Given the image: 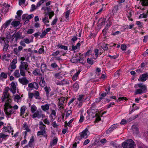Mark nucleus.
<instances>
[{
  "label": "nucleus",
  "instance_id": "nucleus-1",
  "mask_svg": "<svg viewBox=\"0 0 148 148\" xmlns=\"http://www.w3.org/2000/svg\"><path fill=\"white\" fill-rule=\"evenodd\" d=\"M11 100L9 99L8 101L5 102L4 105V112L8 118L10 117L11 115L15 112V110L13 109V107L11 105Z\"/></svg>",
  "mask_w": 148,
  "mask_h": 148
},
{
  "label": "nucleus",
  "instance_id": "nucleus-2",
  "mask_svg": "<svg viewBox=\"0 0 148 148\" xmlns=\"http://www.w3.org/2000/svg\"><path fill=\"white\" fill-rule=\"evenodd\" d=\"M134 87L137 89L135 91L136 95L141 94L147 92V86L142 83H140L135 85Z\"/></svg>",
  "mask_w": 148,
  "mask_h": 148
},
{
  "label": "nucleus",
  "instance_id": "nucleus-3",
  "mask_svg": "<svg viewBox=\"0 0 148 148\" xmlns=\"http://www.w3.org/2000/svg\"><path fill=\"white\" fill-rule=\"evenodd\" d=\"M122 145L124 148H134L136 146L134 142L131 139L125 140Z\"/></svg>",
  "mask_w": 148,
  "mask_h": 148
},
{
  "label": "nucleus",
  "instance_id": "nucleus-4",
  "mask_svg": "<svg viewBox=\"0 0 148 148\" xmlns=\"http://www.w3.org/2000/svg\"><path fill=\"white\" fill-rule=\"evenodd\" d=\"M36 106L34 105H32L31 107V110L32 112L33 113L32 116L33 118L37 117L38 118H40L41 116V115L40 114V112L39 111L37 110Z\"/></svg>",
  "mask_w": 148,
  "mask_h": 148
},
{
  "label": "nucleus",
  "instance_id": "nucleus-5",
  "mask_svg": "<svg viewBox=\"0 0 148 148\" xmlns=\"http://www.w3.org/2000/svg\"><path fill=\"white\" fill-rule=\"evenodd\" d=\"M9 90L8 89L5 88L4 90V91L3 92V95L1 98V101L3 102L6 100L5 102L8 101L9 99L11 100L10 98V95L9 93L8 92Z\"/></svg>",
  "mask_w": 148,
  "mask_h": 148
},
{
  "label": "nucleus",
  "instance_id": "nucleus-6",
  "mask_svg": "<svg viewBox=\"0 0 148 148\" xmlns=\"http://www.w3.org/2000/svg\"><path fill=\"white\" fill-rule=\"evenodd\" d=\"M10 85L11 87L10 90L13 94H15L17 89L16 86L18 85L17 83L16 82H13L11 83Z\"/></svg>",
  "mask_w": 148,
  "mask_h": 148
},
{
  "label": "nucleus",
  "instance_id": "nucleus-7",
  "mask_svg": "<svg viewBox=\"0 0 148 148\" xmlns=\"http://www.w3.org/2000/svg\"><path fill=\"white\" fill-rule=\"evenodd\" d=\"M98 110L97 109H91L89 110H87V112L89 116H91L92 117H94L97 115V112Z\"/></svg>",
  "mask_w": 148,
  "mask_h": 148
},
{
  "label": "nucleus",
  "instance_id": "nucleus-8",
  "mask_svg": "<svg viewBox=\"0 0 148 148\" xmlns=\"http://www.w3.org/2000/svg\"><path fill=\"white\" fill-rule=\"evenodd\" d=\"M34 17V15L32 14L28 15L27 14H23L22 16V19L23 20L25 21V23H27L29 19H31Z\"/></svg>",
  "mask_w": 148,
  "mask_h": 148
},
{
  "label": "nucleus",
  "instance_id": "nucleus-9",
  "mask_svg": "<svg viewBox=\"0 0 148 148\" xmlns=\"http://www.w3.org/2000/svg\"><path fill=\"white\" fill-rule=\"evenodd\" d=\"M28 87L31 89L37 90L38 88V85L36 82H34L28 84Z\"/></svg>",
  "mask_w": 148,
  "mask_h": 148
},
{
  "label": "nucleus",
  "instance_id": "nucleus-10",
  "mask_svg": "<svg viewBox=\"0 0 148 148\" xmlns=\"http://www.w3.org/2000/svg\"><path fill=\"white\" fill-rule=\"evenodd\" d=\"M148 78V73H146L141 75L138 79V81L141 82H145Z\"/></svg>",
  "mask_w": 148,
  "mask_h": 148
},
{
  "label": "nucleus",
  "instance_id": "nucleus-11",
  "mask_svg": "<svg viewBox=\"0 0 148 148\" xmlns=\"http://www.w3.org/2000/svg\"><path fill=\"white\" fill-rule=\"evenodd\" d=\"M28 63L27 62L22 61L21 62L19 69H24L26 71H28Z\"/></svg>",
  "mask_w": 148,
  "mask_h": 148
},
{
  "label": "nucleus",
  "instance_id": "nucleus-12",
  "mask_svg": "<svg viewBox=\"0 0 148 148\" xmlns=\"http://www.w3.org/2000/svg\"><path fill=\"white\" fill-rule=\"evenodd\" d=\"M19 82L23 85H26L29 82L28 80L25 77H23L18 79Z\"/></svg>",
  "mask_w": 148,
  "mask_h": 148
},
{
  "label": "nucleus",
  "instance_id": "nucleus-13",
  "mask_svg": "<svg viewBox=\"0 0 148 148\" xmlns=\"http://www.w3.org/2000/svg\"><path fill=\"white\" fill-rule=\"evenodd\" d=\"M3 131L5 132H8L9 133L12 132V134H13L12 132H13L12 128L10 126H8L7 127L4 126L2 129Z\"/></svg>",
  "mask_w": 148,
  "mask_h": 148
},
{
  "label": "nucleus",
  "instance_id": "nucleus-14",
  "mask_svg": "<svg viewBox=\"0 0 148 148\" xmlns=\"http://www.w3.org/2000/svg\"><path fill=\"white\" fill-rule=\"evenodd\" d=\"M118 125L117 124H113L106 131V133L109 134L114 129H115L117 127Z\"/></svg>",
  "mask_w": 148,
  "mask_h": 148
},
{
  "label": "nucleus",
  "instance_id": "nucleus-15",
  "mask_svg": "<svg viewBox=\"0 0 148 148\" xmlns=\"http://www.w3.org/2000/svg\"><path fill=\"white\" fill-rule=\"evenodd\" d=\"M37 135L38 136H39L40 135H42L44 137L47 138V136L46 134V131H43L42 130L39 131L37 133Z\"/></svg>",
  "mask_w": 148,
  "mask_h": 148
},
{
  "label": "nucleus",
  "instance_id": "nucleus-16",
  "mask_svg": "<svg viewBox=\"0 0 148 148\" xmlns=\"http://www.w3.org/2000/svg\"><path fill=\"white\" fill-rule=\"evenodd\" d=\"M50 104H47L41 106V108L44 111H47L49 109Z\"/></svg>",
  "mask_w": 148,
  "mask_h": 148
},
{
  "label": "nucleus",
  "instance_id": "nucleus-17",
  "mask_svg": "<svg viewBox=\"0 0 148 148\" xmlns=\"http://www.w3.org/2000/svg\"><path fill=\"white\" fill-rule=\"evenodd\" d=\"M8 135H5L2 133H0V141L2 142L3 140L6 139L7 137H8Z\"/></svg>",
  "mask_w": 148,
  "mask_h": 148
},
{
  "label": "nucleus",
  "instance_id": "nucleus-18",
  "mask_svg": "<svg viewBox=\"0 0 148 148\" xmlns=\"http://www.w3.org/2000/svg\"><path fill=\"white\" fill-rule=\"evenodd\" d=\"M121 4H118L117 5L114 6L113 8L112 12L114 13H116L119 10V7L121 6Z\"/></svg>",
  "mask_w": 148,
  "mask_h": 148
},
{
  "label": "nucleus",
  "instance_id": "nucleus-19",
  "mask_svg": "<svg viewBox=\"0 0 148 148\" xmlns=\"http://www.w3.org/2000/svg\"><path fill=\"white\" fill-rule=\"evenodd\" d=\"M11 55L10 54H7V55L6 54H4L3 56V59L5 60L9 61L11 58Z\"/></svg>",
  "mask_w": 148,
  "mask_h": 148
},
{
  "label": "nucleus",
  "instance_id": "nucleus-20",
  "mask_svg": "<svg viewBox=\"0 0 148 148\" xmlns=\"http://www.w3.org/2000/svg\"><path fill=\"white\" fill-rule=\"evenodd\" d=\"M26 109V107L24 106H23L21 108L20 113V116H21L25 114Z\"/></svg>",
  "mask_w": 148,
  "mask_h": 148
},
{
  "label": "nucleus",
  "instance_id": "nucleus-21",
  "mask_svg": "<svg viewBox=\"0 0 148 148\" xmlns=\"http://www.w3.org/2000/svg\"><path fill=\"white\" fill-rule=\"evenodd\" d=\"M90 133L87 128H86L84 130V138H87L89 135Z\"/></svg>",
  "mask_w": 148,
  "mask_h": 148
},
{
  "label": "nucleus",
  "instance_id": "nucleus-22",
  "mask_svg": "<svg viewBox=\"0 0 148 148\" xmlns=\"http://www.w3.org/2000/svg\"><path fill=\"white\" fill-rule=\"evenodd\" d=\"M107 94V93H106V92H103V93H102L101 94L100 97H99L98 98V99H99V100L98 101L97 100L98 99H97L96 101V102H98L99 101L101 100H102L103 98Z\"/></svg>",
  "mask_w": 148,
  "mask_h": 148
},
{
  "label": "nucleus",
  "instance_id": "nucleus-23",
  "mask_svg": "<svg viewBox=\"0 0 148 148\" xmlns=\"http://www.w3.org/2000/svg\"><path fill=\"white\" fill-rule=\"evenodd\" d=\"M7 73L2 72L0 74V79H5L7 78Z\"/></svg>",
  "mask_w": 148,
  "mask_h": 148
},
{
  "label": "nucleus",
  "instance_id": "nucleus-24",
  "mask_svg": "<svg viewBox=\"0 0 148 148\" xmlns=\"http://www.w3.org/2000/svg\"><path fill=\"white\" fill-rule=\"evenodd\" d=\"M140 2L143 6H148V0H140Z\"/></svg>",
  "mask_w": 148,
  "mask_h": 148
},
{
  "label": "nucleus",
  "instance_id": "nucleus-25",
  "mask_svg": "<svg viewBox=\"0 0 148 148\" xmlns=\"http://www.w3.org/2000/svg\"><path fill=\"white\" fill-rule=\"evenodd\" d=\"M14 76L16 78H18L20 77L21 75L20 72H19V70H16L14 72Z\"/></svg>",
  "mask_w": 148,
  "mask_h": 148
},
{
  "label": "nucleus",
  "instance_id": "nucleus-26",
  "mask_svg": "<svg viewBox=\"0 0 148 148\" xmlns=\"http://www.w3.org/2000/svg\"><path fill=\"white\" fill-rule=\"evenodd\" d=\"M23 129L27 132H30V130L28 127L27 124L25 123L23 124Z\"/></svg>",
  "mask_w": 148,
  "mask_h": 148
},
{
  "label": "nucleus",
  "instance_id": "nucleus-27",
  "mask_svg": "<svg viewBox=\"0 0 148 148\" xmlns=\"http://www.w3.org/2000/svg\"><path fill=\"white\" fill-rule=\"evenodd\" d=\"M45 90L46 92L47 96L49 97V92L51 90V89L49 87H48L47 86H45Z\"/></svg>",
  "mask_w": 148,
  "mask_h": 148
},
{
  "label": "nucleus",
  "instance_id": "nucleus-28",
  "mask_svg": "<svg viewBox=\"0 0 148 148\" xmlns=\"http://www.w3.org/2000/svg\"><path fill=\"white\" fill-rule=\"evenodd\" d=\"M132 12L130 10H129L127 11V17L129 18V19L131 21L132 20V19L131 18V17L132 16Z\"/></svg>",
  "mask_w": 148,
  "mask_h": 148
},
{
  "label": "nucleus",
  "instance_id": "nucleus-29",
  "mask_svg": "<svg viewBox=\"0 0 148 148\" xmlns=\"http://www.w3.org/2000/svg\"><path fill=\"white\" fill-rule=\"evenodd\" d=\"M83 137V131H82L81 133L79 134V135L76 138V140L77 141V140H80L82 139Z\"/></svg>",
  "mask_w": 148,
  "mask_h": 148
},
{
  "label": "nucleus",
  "instance_id": "nucleus-30",
  "mask_svg": "<svg viewBox=\"0 0 148 148\" xmlns=\"http://www.w3.org/2000/svg\"><path fill=\"white\" fill-rule=\"evenodd\" d=\"M19 24V21H13L11 23V25L14 27H16Z\"/></svg>",
  "mask_w": 148,
  "mask_h": 148
},
{
  "label": "nucleus",
  "instance_id": "nucleus-31",
  "mask_svg": "<svg viewBox=\"0 0 148 148\" xmlns=\"http://www.w3.org/2000/svg\"><path fill=\"white\" fill-rule=\"evenodd\" d=\"M58 142V138H55L51 142L50 145L51 146H53L54 145H56Z\"/></svg>",
  "mask_w": 148,
  "mask_h": 148
},
{
  "label": "nucleus",
  "instance_id": "nucleus-32",
  "mask_svg": "<svg viewBox=\"0 0 148 148\" xmlns=\"http://www.w3.org/2000/svg\"><path fill=\"white\" fill-rule=\"evenodd\" d=\"M5 38L2 37L0 38V43L2 45H4V44L7 43V41H5Z\"/></svg>",
  "mask_w": 148,
  "mask_h": 148
},
{
  "label": "nucleus",
  "instance_id": "nucleus-33",
  "mask_svg": "<svg viewBox=\"0 0 148 148\" xmlns=\"http://www.w3.org/2000/svg\"><path fill=\"white\" fill-rule=\"evenodd\" d=\"M45 83L43 78L42 77L40 82V85L42 87H44L45 85Z\"/></svg>",
  "mask_w": 148,
  "mask_h": 148
},
{
  "label": "nucleus",
  "instance_id": "nucleus-34",
  "mask_svg": "<svg viewBox=\"0 0 148 148\" xmlns=\"http://www.w3.org/2000/svg\"><path fill=\"white\" fill-rule=\"evenodd\" d=\"M42 21L45 24H46L49 22V21L48 17H44L42 18Z\"/></svg>",
  "mask_w": 148,
  "mask_h": 148
},
{
  "label": "nucleus",
  "instance_id": "nucleus-35",
  "mask_svg": "<svg viewBox=\"0 0 148 148\" xmlns=\"http://www.w3.org/2000/svg\"><path fill=\"white\" fill-rule=\"evenodd\" d=\"M20 70V74L23 77L25 76V70L21 69H19Z\"/></svg>",
  "mask_w": 148,
  "mask_h": 148
},
{
  "label": "nucleus",
  "instance_id": "nucleus-36",
  "mask_svg": "<svg viewBox=\"0 0 148 148\" xmlns=\"http://www.w3.org/2000/svg\"><path fill=\"white\" fill-rule=\"evenodd\" d=\"M65 100V98L62 97L59 99L58 104L60 105H63Z\"/></svg>",
  "mask_w": 148,
  "mask_h": 148
},
{
  "label": "nucleus",
  "instance_id": "nucleus-37",
  "mask_svg": "<svg viewBox=\"0 0 148 148\" xmlns=\"http://www.w3.org/2000/svg\"><path fill=\"white\" fill-rule=\"evenodd\" d=\"M80 72V71H78L73 76L72 79L73 81H75L77 79V77Z\"/></svg>",
  "mask_w": 148,
  "mask_h": 148
},
{
  "label": "nucleus",
  "instance_id": "nucleus-38",
  "mask_svg": "<svg viewBox=\"0 0 148 148\" xmlns=\"http://www.w3.org/2000/svg\"><path fill=\"white\" fill-rule=\"evenodd\" d=\"M79 88V85L77 83H75L73 85V90L75 91H77Z\"/></svg>",
  "mask_w": 148,
  "mask_h": 148
},
{
  "label": "nucleus",
  "instance_id": "nucleus-39",
  "mask_svg": "<svg viewBox=\"0 0 148 148\" xmlns=\"http://www.w3.org/2000/svg\"><path fill=\"white\" fill-rule=\"evenodd\" d=\"M14 37L17 40L18 39H20L21 38V35L20 32H17L15 34Z\"/></svg>",
  "mask_w": 148,
  "mask_h": 148
},
{
  "label": "nucleus",
  "instance_id": "nucleus-40",
  "mask_svg": "<svg viewBox=\"0 0 148 148\" xmlns=\"http://www.w3.org/2000/svg\"><path fill=\"white\" fill-rule=\"evenodd\" d=\"M34 95V96L36 99H40V97L39 96V93L38 91H35Z\"/></svg>",
  "mask_w": 148,
  "mask_h": 148
},
{
  "label": "nucleus",
  "instance_id": "nucleus-41",
  "mask_svg": "<svg viewBox=\"0 0 148 148\" xmlns=\"http://www.w3.org/2000/svg\"><path fill=\"white\" fill-rule=\"evenodd\" d=\"M105 20L104 18H101L99 19V22L100 25H102L104 24Z\"/></svg>",
  "mask_w": 148,
  "mask_h": 148
},
{
  "label": "nucleus",
  "instance_id": "nucleus-42",
  "mask_svg": "<svg viewBox=\"0 0 148 148\" xmlns=\"http://www.w3.org/2000/svg\"><path fill=\"white\" fill-rule=\"evenodd\" d=\"M94 52L96 57H98L99 55H100L101 54V52H99V51L97 49H95L94 50Z\"/></svg>",
  "mask_w": 148,
  "mask_h": 148
},
{
  "label": "nucleus",
  "instance_id": "nucleus-43",
  "mask_svg": "<svg viewBox=\"0 0 148 148\" xmlns=\"http://www.w3.org/2000/svg\"><path fill=\"white\" fill-rule=\"evenodd\" d=\"M47 66L45 64H41V69L42 71H45L46 69Z\"/></svg>",
  "mask_w": 148,
  "mask_h": 148
},
{
  "label": "nucleus",
  "instance_id": "nucleus-44",
  "mask_svg": "<svg viewBox=\"0 0 148 148\" xmlns=\"http://www.w3.org/2000/svg\"><path fill=\"white\" fill-rule=\"evenodd\" d=\"M74 120V119H72L71 120H70V121L68 123H67L66 122H65V127H66V126H69L70 127V124L72 123V122Z\"/></svg>",
  "mask_w": 148,
  "mask_h": 148
},
{
  "label": "nucleus",
  "instance_id": "nucleus-45",
  "mask_svg": "<svg viewBox=\"0 0 148 148\" xmlns=\"http://www.w3.org/2000/svg\"><path fill=\"white\" fill-rule=\"evenodd\" d=\"M39 7H37V5L36 6L35 5L32 4L31 6L30 10L32 11H34Z\"/></svg>",
  "mask_w": 148,
  "mask_h": 148
},
{
  "label": "nucleus",
  "instance_id": "nucleus-46",
  "mask_svg": "<svg viewBox=\"0 0 148 148\" xmlns=\"http://www.w3.org/2000/svg\"><path fill=\"white\" fill-rule=\"evenodd\" d=\"M21 98V97L18 95H16L14 96V99L15 101H16V100L20 99Z\"/></svg>",
  "mask_w": 148,
  "mask_h": 148
},
{
  "label": "nucleus",
  "instance_id": "nucleus-47",
  "mask_svg": "<svg viewBox=\"0 0 148 148\" xmlns=\"http://www.w3.org/2000/svg\"><path fill=\"white\" fill-rule=\"evenodd\" d=\"M23 13V12L21 10H19L17 11V12L16 14L17 15V17L16 16V18H18V17H20L21 16V15Z\"/></svg>",
  "mask_w": 148,
  "mask_h": 148
},
{
  "label": "nucleus",
  "instance_id": "nucleus-48",
  "mask_svg": "<svg viewBox=\"0 0 148 148\" xmlns=\"http://www.w3.org/2000/svg\"><path fill=\"white\" fill-rule=\"evenodd\" d=\"M72 113V111L71 110H68L66 112V118L68 117Z\"/></svg>",
  "mask_w": 148,
  "mask_h": 148
},
{
  "label": "nucleus",
  "instance_id": "nucleus-49",
  "mask_svg": "<svg viewBox=\"0 0 148 148\" xmlns=\"http://www.w3.org/2000/svg\"><path fill=\"white\" fill-rule=\"evenodd\" d=\"M108 30V28L106 27L102 31V33L105 37H106V34L107 33V31Z\"/></svg>",
  "mask_w": 148,
  "mask_h": 148
},
{
  "label": "nucleus",
  "instance_id": "nucleus-50",
  "mask_svg": "<svg viewBox=\"0 0 148 148\" xmlns=\"http://www.w3.org/2000/svg\"><path fill=\"white\" fill-rule=\"evenodd\" d=\"M58 47L60 48H61L62 49H64V50H67V49L68 47H67L63 46L62 45H58Z\"/></svg>",
  "mask_w": 148,
  "mask_h": 148
},
{
  "label": "nucleus",
  "instance_id": "nucleus-51",
  "mask_svg": "<svg viewBox=\"0 0 148 148\" xmlns=\"http://www.w3.org/2000/svg\"><path fill=\"white\" fill-rule=\"evenodd\" d=\"M44 47V46H42V47L39 49L38 52L39 53L42 54L44 53L45 51Z\"/></svg>",
  "mask_w": 148,
  "mask_h": 148
},
{
  "label": "nucleus",
  "instance_id": "nucleus-52",
  "mask_svg": "<svg viewBox=\"0 0 148 148\" xmlns=\"http://www.w3.org/2000/svg\"><path fill=\"white\" fill-rule=\"evenodd\" d=\"M33 73L36 75H40V71L38 70H35L33 71Z\"/></svg>",
  "mask_w": 148,
  "mask_h": 148
},
{
  "label": "nucleus",
  "instance_id": "nucleus-53",
  "mask_svg": "<svg viewBox=\"0 0 148 148\" xmlns=\"http://www.w3.org/2000/svg\"><path fill=\"white\" fill-rule=\"evenodd\" d=\"M70 13V12L69 10H68L65 13V18L66 19V20H68V18Z\"/></svg>",
  "mask_w": 148,
  "mask_h": 148
},
{
  "label": "nucleus",
  "instance_id": "nucleus-54",
  "mask_svg": "<svg viewBox=\"0 0 148 148\" xmlns=\"http://www.w3.org/2000/svg\"><path fill=\"white\" fill-rule=\"evenodd\" d=\"M83 95H79L78 98V102L83 101Z\"/></svg>",
  "mask_w": 148,
  "mask_h": 148
},
{
  "label": "nucleus",
  "instance_id": "nucleus-55",
  "mask_svg": "<svg viewBox=\"0 0 148 148\" xmlns=\"http://www.w3.org/2000/svg\"><path fill=\"white\" fill-rule=\"evenodd\" d=\"M3 45L4 46L3 48V50L4 51H6L9 46L8 45V42H7V43Z\"/></svg>",
  "mask_w": 148,
  "mask_h": 148
},
{
  "label": "nucleus",
  "instance_id": "nucleus-56",
  "mask_svg": "<svg viewBox=\"0 0 148 148\" xmlns=\"http://www.w3.org/2000/svg\"><path fill=\"white\" fill-rule=\"evenodd\" d=\"M23 41L27 44H29L31 42L30 40L27 38H24Z\"/></svg>",
  "mask_w": 148,
  "mask_h": 148
},
{
  "label": "nucleus",
  "instance_id": "nucleus-57",
  "mask_svg": "<svg viewBox=\"0 0 148 148\" xmlns=\"http://www.w3.org/2000/svg\"><path fill=\"white\" fill-rule=\"evenodd\" d=\"M58 21V18H55V19L52 22L51 25H53L56 24Z\"/></svg>",
  "mask_w": 148,
  "mask_h": 148
},
{
  "label": "nucleus",
  "instance_id": "nucleus-58",
  "mask_svg": "<svg viewBox=\"0 0 148 148\" xmlns=\"http://www.w3.org/2000/svg\"><path fill=\"white\" fill-rule=\"evenodd\" d=\"M55 76L58 79H60L61 77H62V76L60 73L56 74L55 75Z\"/></svg>",
  "mask_w": 148,
  "mask_h": 148
},
{
  "label": "nucleus",
  "instance_id": "nucleus-59",
  "mask_svg": "<svg viewBox=\"0 0 148 148\" xmlns=\"http://www.w3.org/2000/svg\"><path fill=\"white\" fill-rule=\"evenodd\" d=\"M127 100V99L126 97H119V98L118 100L117 101L118 102H120L121 101L123 100Z\"/></svg>",
  "mask_w": 148,
  "mask_h": 148
},
{
  "label": "nucleus",
  "instance_id": "nucleus-60",
  "mask_svg": "<svg viewBox=\"0 0 148 148\" xmlns=\"http://www.w3.org/2000/svg\"><path fill=\"white\" fill-rule=\"evenodd\" d=\"M147 14L144 13L140 14L139 16V18H145L147 17Z\"/></svg>",
  "mask_w": 148,
  "mask_h": 148
},
{
  "label": "nucleus",
  "instance_id": "nucleus-61",
  "mask_svg": "<svg viewBox=\"0 0 148 148\" xmlns=\"http://www.w3.org/2000/svg\"><path fill=\"white\" fill-rule=\"evenodd\" d=\"M10 68L12 69H16V65L15 64L11 63L10 64Z\"/></svg>",
  "mask_w": 148,
  "mask_h": 148
},
{
  "label": "nucleus",
  "instance_id": "nucleus-62",
  "mask_svg": "<svg viewBox=\"0 0 148 148\" xmlns=\"http://www.w3.org/2000/svg\"><path fill=\"white\" fill-rule=\"evenodd\" d=\"M87 62L88 63L91 65L93 64L94 63L93 60L89 58L87 59Z\"/></svg>",
  "mask_w": 148,
  "mask_h": 148
},
{
  "label": "nucleus",
  "instance_id": "nucleus-63",
  "mask_svg": "<svg viewBox=\"0 0 148 148\" xmlns=\"http://www.w3.org/2000/svg\"><path fill=\"white\" fill-rule=\"evenodd\" d=\"M148 40V35L145 36L144 37V39H143V41L144 42H146Z\"/></svg>",
  "mask_w": 148,
  "mask_h": 148
},
{
  "label": "nucleus",
  "instance_id": "nucleus-64",
  "mask_svg": "<svg viewBox=\"0 0 148 148\" xmlns=\"http://www.w3.org/2000/svg\"><path fill=\"white\" fill-rule=\"evenodd\" d=\"M138 147L139 148H148V147H146L144 145L141 144L138 145Z\"/></svg>",
  "mask_w": 148,
  "mask_h": 148
}]
</instances>
